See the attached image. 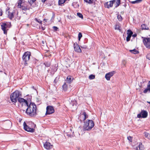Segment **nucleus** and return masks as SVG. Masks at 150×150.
I'll return each mask as SVG.
<instances>
[{
	"label": "nucleus",
	"instance_id": "1",
	"mask_svg": "<svg viewBox=\"0 0 150 150\" xmlns=\"http://www.w3.org/2000/svg\"><path fill=\"white\" fill-rule=\"evenodd\" d=\"M26 110V113L28 115L31 117L35 116L36 114L37 108L36 105L33 103H30Z\"/></svg>",
	"mask_w": 150,
	"mask_h": 150
},
{
	"label": "nucleus",
	"instance_id": "2",
	"mask_svg": "<svg viewBox=\"0 0 150 150\" xmlns=\"http://www.w3.org/2000/svg\"><path fill=\"white\" fill-rule=\"evenodd\" d=\"M94 123L92 120H88L84 122L83 126V129L85 131H90L94 127Z\"/></svg>",
	"mask_w": 150,
	"mask_h": 150
},
{
	"label": "nucleus",
	"instance_id": "3",
	"mask_svg": "<svg viewBox=\"0 0 150 150\" xmlns=\"http://www.w3.org/2000/svg\"><path fill=\"white\" fill-rule=\"evenodd\" d=\"M21 96V93L18 90H16L11 94L10 99L12 102L16 103L19 97Z\"/></svg>",
	"mask_w": 150,
	"mask_h": 150
},
{
	"label": "nucleus",
	"instance_id": "4",
	"mask_svg": "<svg viewBox=\"0 0 150 150\" xmlns=\"http://www.w3.org/2000/svg\"><path fill=\"white\" fill-rule=\"evenodd\" d=\"M18 5L17 6L18 8H20L22 10L26 11L27 10H29L30 7L28 5H27L26 3L23 1V0H19L17 2Z\"/></svg>",
	"mask_w": 150,
	"mask_h": 150
},
{
	"label": "nucleus",
	"instance_id": "5",
	"mask_svg": "<svg viewBox=\"0 0 150 150\" xmlns=\"http://www.w3.org/2000/svg\"><path fill=\"white\" fill-rule=\"evenodd\" d=\"M31 55V54L30 52H26L24 53L22 59L25 65L27 64V62L29 60Z\"/></svg>",
	"mask_w": 150,
	"mask_h": 150
},
{
	"label": "nucleus",
	"instance_id": "6",
	"mask_svg": "<svg viewBox=\"0 0 150 150\" xmlns=\"http://www.w3.org/2000/svg\"><path fill=\"white\" fill-rule=\"evenodd\" d=\"M143 38V42L146 47L150 49V38L142 37Z\"/></svg>",
	"mask_w": 150,
	"mask_h": 150
},
{
	"label": "nucleus",
	"instance_id": "7",
	"mask_svg": "<svg viewBox=\"0 0 150 150\" xmlns=\"http://www.w3.org/2000/svg\"><path fill=\"white\" fill-rule=\"evenodd\" d=\"M148 115L147 112L144 110H142L141 112L138 114L137 115V117L139 118L141 117L145 118L147 117Z\"/></svg>",
	"mask_w": 150,
	"mask_h": 150
},
{
	"label": "nucleus",
	"instance_id": "8",
	"mask_svg": "<svg viewBox=\"0 0 150 150\" xmlns=\"http://www.w3.org/2000/svg\"><path fill=\"white\" fill-rule=\"evenodd\" d=\"M46 115H50L54 112V110L53 107L51 106H48L46 108Z\"/></svg>",
	"mask_w": 150,
	"mask_h": 150
},
{
	"label": "nucleus",
	"instance_id": "9",
	"mask_svg": "<svg viewBox=\"0 0 150 150\" xmlns=\"http://www.w3.org/2000/svg\"><path fill=\"white\" fill-rule=\"evenodd\" d=\"M23 125L24 126V129L26 131L31 132H34L35 129L33 128L29 127L26 124L25 122L23 123Z\"/></svg>",
	"mask_w": 150,
	"mask_h": 150
},
{
	"label": "nucleus",
	"instance_id": "10",
	"mask_svg": "<svg viewBox=\"0 0 150 150\" xmlns=\"http://www.w3.org/2000/svg\"><path fill=\"white\" fill-rule=\"evenodd\" d=\"M116 1L115 0L110 1L106 2L105 4V8H109L112 6L113 4Z\"/></svg>",
	"mask_w": 150,
	"mask_h": 150
},
{
	"label": "nucleus",
	"instance_id": "11",
	"mask_svg": "<svg viewBox=\"0 0 150 150\" xmlns=\"http://www.w3.org/2000/svg\"><path fill=\"white\" fill-rule=\"evenodd\" d=\"M74 46L75 52H81V50L77 43H74Z\"/></svg>",
	"mask_w": 150,
	"mask_h": 150
},
{
	"label": "nucleus",
	"instance_id": "12",
	"mask_svg": "<svg viewBox=\"0 0 150 150\" xmlns=\"http://www.w3.org/2000/svg\"><path fill=\"white\" fill-rule=\"evenodd\" d=\"M44 147L46 149L49 150L52 148V145L49 142H46L44 144Z\"/></svg>",
	"mask_w": 150,
	"mask_h": 150
},
{
	"label": "nucleus",
	"instance_id": "13",
	"mask_svg": "<svg viewBox=\"0 0 150 150\" xmlns=\"http://www.w3.org/2000/svg\"><path fill=\"white\" fill-rule=\"evenodd\" d=\"M114 74V71H113L111 72L107 73L105 74V77L106 79L108 81L110 80V77L112 76Z\"/></svg>",
	"mask_w": 150,
	"mask_h": 150
},
{
	"label": "nucleus",
	"instance_id": "14",
	"mask_svg": "<svg viewBox=\"0 0 150 150\" xmlns=\"http://www.w3.org/2000/svg\"><path fill=\"white\" fill-rule=\"evenodd\" d=\"M17 100H18V102H19L20 103H25L26 106H28V101L24 98L19 97Z\"/></svg>",
	"mask_w": 150,
	"mask_h": 150
},
{
	"label": "nucleus",
	"instance_id": "15",
	"mask_svg": "<svg viewBox=\"0 0 150 150\" xmlns=\"http://www.w3.org/2000/svg\"><path fill=\"white\" fill-rule=\"evenodd\" d=\"M1 29L4 31V34H6L7 33V31L6 30V28L7 25L6 23H3L1 25Z\"/></svg>",
	"mask_w": 150,
	"mask_h": 150
},
{
	"label": "nucleus",
	"instance_id": "16",
	"mask_svg": "<svg viewBox=\"0 0 150 150\" xmlns=\"http://www.w3.org/2000/svg\"><path fill=\"white\" fill-rule=\"evenodd\" d=\"M86 112H83V114H81L79 117V119L81 122L85 120V117H84V115H85Z\"/></svg>",
	"mask_w": 150,
	"mask_h": 150
},
{
	"label": "nucleus",
	"instance_id": "17",
	"mask_svg": "<svg viewBox=\"0 0 150 150\" xmlns=\"http://www.w3.org/2000/svg\"><path fill=\"white\" fill-rule=\"evenodd\" d=\"M137 150H144V146L141 142H140L139 145L136 147Z\"/></svg>",
	"mask_w": 150,
	"mask_h": 150
},
{
	"label": "nucleus",
	"instance_id": "18",
	"mask_svg": "<svg viewBox=\"0 0 150 150\" xmlns=\"http://www.w3.org/2000/svg\"><path fill=\"white\" fill-rule=\"evenodd\" d=\"M73 79V78L71 76H69L67 78L66 81L67 83L69 84L72 81Z\"/></svg>",
	"mask_w": 150,
	"mask_h": 150
},
{
	"label": "nucleus",
	"instance_id": "19",
	"mask_svg": "<svg viewBox=\"0 0 150 150\" xmlns=\"http://www.w3.org/2000/svg\"><path fill=\"white\" fill-rule=\"evenodd\" d=\"M84 1L89 4H92L95 3L96 0H84Z\"/></svg>",
	"mask_w": 150,
	"mask_h": 150
},
{
	"label": "nucleus",
	"instance_id": "20",
	"mask_svg": "<svg viewBox=\"0 0 150 150\" xmlns=\"http://www.w3.org/2000/svg\"><path fill=\"white\" fill-rule=\"evenodd\" d=\"M8 17L9 18L11 19L13 17L14 14L13 12H10V11H8Z\"/></svg>",
	"mask_w": 150,
	"mask_h": 150
},
{
	"label": "nucleus",
	"instance_id": "21",
	"mask_svg": "<svg viewBox=\"0 0 150 150\" xmlns=\"http://www.w3.org/2000/svg\"><path fill=\"white\" fill-rule=\"evenodd\" d=\"M141 29L142 30H149L148 27L146 26L145 24H143L141 25Z\"/></svg>",
	"mask_w": 150,
	"mask_h": 150
},
{
	"label": "nucleus",
	"instance_id": "22",
	"mask_svg": "<svg viewBox=\"0 0 150 150\" xmlns=\"http://www.w3.org/2000/svg\"><path fill=\"white\" fill-rule=\"evenodd\" d=\"M129 51L131 53L134 54H137L139 53V52L135 49H134L133 50H130Z\"/></svg>",
	"mask_w": 150,
	"mask_h": 150
},
{
	"label": "nucleus",
	"instance_id": "23",
	"mask_svg": "<svg viewBox=\"0 0 150 150\" xmlns=\"http://www.w3.org/2000/svg\"><path fill=\"white\" fill-rule=\"evenodd\" d=\"M144 134L145 137L149 139H150V134L146 132H144Z\"/></svg>",
	"mask_w": 150,
	"mask_h": 150
},
{
	"label": "nucleus",
	"instance_id": "24",
	"mask_svg": "<svg viewBox=\"0 0 150 150\" xmlns=\"http://www.w3.org/2000/svg\"><path fill=\"white\" fill-rule=\"evenodd\" d=\"M133 34V32L130 30H127V35L132 36Z\"/></svg>",
	"mask_w": 150,
	"mask_h": 150
},
{
	"label": "nucleus",
	"instance_id": "25",
	"mask_svg": "<svg viewBox=\"0 0 150 150\" xmlns=\"http://www.w3.org/2000/svg\"><path fill=\"white\" fill-rule=\"evenodd\" d=\"M66 0H59L58 4L59 5H61Z\"/></svg>",
	"mask_w": 150,
	"mask_h": 150
},
{
	"label": "nucleus",
	"instance_id": "26",
	"mask_svg": "<svg viewBox=\"0 0 150 150\" xmlns=\"http://www.w3.org/2000/svg\"><path fill=\"white\" fill-rule=\"evenodd\" d=\"M116 1V6H115L116 7H117L119 6L120 4V0H115Z\"/></svg>",
	"mask_w": 150,
	"mask_h": 150
},
{
	"label": "nucleus",
	"instance_id": "27",
	"mask_svg": "<svg viewBox=\"0 0 150 150\" xmlns=\"http://www.w3.org/2000/svg\"><path fill=\"white\" fill-rule=\"evenodd\" d=\"M142 1V0H136L134 1H132L131 2V3L132 4H135V3H138Z\"/></svg>",
	"mask_w": 150,
	"mask_h": 150
},
{
	"label": "nucleus",
	"instance_id": "28",
	"mask_svg": "<svg viewBox=\"0 0 150 150\" xmlns=\"http://www.w3.org/2000/svg\"><path fill=\"white\" fill-rule=\"evenodd\" d=\"M62 87L63 88V89L66 91L67 90V84H66V83H65L64 85L62 86Z\"/></svg>",
	"mask_w": 150,
	"mask_h": 150
},
{
	"label": "nucleus",
	"instance_id": "29",
	"mask_svg": "<svg viewBox=\"0 0 150 150\" xmlns=\"http://www.w3.org/2000/svg\"><path fill=\"white\" fill-rule=\"evenodd\" d=\"M36 0H28V2L31 5Z\"/></svg>",
	"mask_w": 150,
	"mask_h": 150
},
{
	"label": "nucleus",
	"instance_id": "30",
	"mask_svg": "<svg viewBox=\"0 0 150 150\" xmlns=\"http://www.w3.org/2000/svg\"><path fill=\"white\" fill-rule=\"evenodd\" d=\"M82 37V33L80 32L78 34V40L79 41L80 40V39Z\"/></svg>",
	"mask_w": 150,
	"mask_h": 150
},
{
	"label": "nucleus",
	"instance_id": "31",
	"mask_svg": "<svg viewBox=\"0 0 150 150\" xmlns=\"http://www.w3.org/2000/svg\"><path fill=\"white\" fill-rule=\"evenodd\" d=\"M95 78V76L93 74L90 75L89 77V78L90 79H93Z\"/></svg>",
	"mask_w": 150,
	"mask_h": 150
},
{
	"label": "nucleus",
	"instance_id": "32",
	"mask_svg": "<svg viewBox=\"0 0 150 150\" xmlns=\"http://www.w3.org/2000/svg\"><path fill=\"white\" fill-rule=\"evenodd\" d=\"M148 91H149V92H150V89L148 88H146L144 91L143 92L146 93Z\"/></svg>",
	"mask_w": 150,
	"mask_h": 150
},
{
	"label": "nucleus",
	"instance_id": "33",
	"mask_svg": "<svg viewBox=\"0 0 150 150\" xmlns=\"http://www.w3.org/2000/svg\"><path fill=\"white\" fill-rule=\"evenodd\" d=\"M117 18L119 21H122V18L121 16L120 15H117Z\"/></svg>",
	"mask_w": 150,
	"mask_h": 150
},
{
	"label": "nucleus",
	"instance_id": "34",
	"mask_svg": "<svg viewBox=\"0 0 150 150\" xmlns=\"http://www.w3.org/2000/svg\"><path fill=\"white\" fill-rule=\"evenodd\" d=\"M77 15L79 18H83V16L81 13H77Z\"/></svg>",
	"mask_w": 150,
	"mask_h": 150
},
{
	"label": "nucleus",
	"instance_id": "35",
	"mask_svg": "<svg viewBox=\"0 0 150 150\" xmlns=\"http://www.w3.org/2000/svg\"><path fill=\"white\" fill-rule=\"evenodd\" d=\"M44 64L45 65L46 67H49L50 66V64L49 62H47L44 63Z\"/></svg>",
	"mask_w": 150,
	"mask_h": 150
},
{
	"label": "nucleus",
	"instance_id": "36",
	"mask_svg": "<svg viewBox=\"0 0 150 150\" xmlns=\"http://www.w3.org/2000/svg\"><path fill=\"white\" fill-rule=\"evenodd\" d=\"M74 6H75V7L76 8L79 6V5L77 3L74 2L72 4Z\"/></svg>",
	"mask_w": 150,
	"mask_h": 150
},
{
	"label": "nucleus",
	"instance_id": "37",
	"mask_svg": "<svg viewBox=\"0 0 150 150\" xmlns=\"http://www.w3.org/2000/svg\"><path fill=\"white\" fill-rule=\"evenodd\" d=\"M120 27L118 25H115V29L116 30H117L120 31Z\"/></svg>",
	"mask_w": 150,
	"mask_h": 150
},
{
	"label": "nucleus",
	"instance_id": "38",
	"mask_svg": "<svg viewBox=\"0 0 150 150\" xmlns=\"http://www.w3.org/2000/svg\"><path fill=\"white\" fill-rule=\"evenodd\" d=\"M35 20L38 23H40V24L42 23V21H40V19H38L35 18Z\"/></svg>",
	"mask_w": 150,
	"mask_h": 150
},
{
	"label": "nucleus",
	"instance_id": "39",
	"mask_svg": "<svg viewBox=\"0 0 150 150\" xmlns=\"http://www.w3.org/2000/svg\"><path fill=\"white\" fill-rule=\"evenodd\" d=\"M131 37V36L127 35V37L126 38V41H127V42H128L130 40Z\"/></svg>",
	"mask_w": 150,
	"mask_h": 150
},
{
	"label": "nucleus",
	"instance_id": "40",
	"mask_svg": "<svg viewBox=\"0 0 150 150\" xmlns=\"http://www.w3.org/2000/svg\"><path fill=\"white\" fill-rule=\"evenodd\" d=\"M127 139L129 140V141L130 142H132V137L130 136L128 137Z\"/></svg>",
	"mask_w": 150,
	"mask_h": 150
},
{
	"label": "nucleus",
	"instance_id": "41",
	"mask_svg": "<svg viewBox=\"0 0 150 150\" xmlns=\"http://www.w3.org/2000/svg\"><path fill=\"white\" fill-rule=\"evenodd\" d=\"M53 30L55 31H57L58 30V28L56 26H53Z\"/></svg>",
	"mask_w": 150,
	"mask_h": 150
},
{
	"label": "nucleus",
	"instance_id": "42",
	"mask_svg": "<svg viewBox=\"0 0 150 150\" xmlns=\"http://www.w3.org/2000/svg\"><path fill=\"white\" fill-rule=\"evenodd\" d=\"M146 58L150 60V53H148L147 54L146 56Z\"/></svg>",
	"mask_w": 150,
	"mask_h": 150
},
{
	"label": "nucleus",
	"instance_id": "43",
	"mask_svg": "<svg viewBox=\"0 0 150 150\" xmlns=\"http://www.w3.org/2000/svg\"><path fill=\"white\" fill-rule=\"evenodd\" d=\"M126 63V62L125 60H123L122 61V64L123 65V66H125V64Z\"/></svg>",
	"mask_w": 150,
	"mask_h": 150
},
{
	"label": "nucleus",
	"instance_id": "44",
	"mask_svg": "<svg viewBox=\"0 0 150 150\" xmlns=\"http://www.w3.org/2000/svg\"><path fill=\"white\" fill-rule=\"evenodd\" d=\"M147 88H148L150 89V81H149L148 83V84L147 85Z\"/></svg>",
	"mask_w": 150,
	"mask_h": 150
},
{
	"label": "nucleus",
	"instance_id": "45",
	"mask_svg": "<svg viewBox=\"0 0 150 150\" xmlns=\"http://www.w3.org/2000/svg\"><path fill=\"white\" fill-rule=\"evenodd\" d=\"M81 48H83L84 49H85L87 47V46H81Z\"/></svg>",
	"mask_w": 150,
	"mask_h": 150
},
{
	"label": "nucleus",
	"instance_id": "46",
	"mask_svg": "<svg viewBox=\"0 0 150 150\" xmlns=\"http://www.w3.org/2000/svg\"><path fill=\"white\" fill-rule=\"evenodd\" d=\"M132 36L134 37H135L137 36V34H134L133 35L132 34Z\"/></svg>",
	"mask_w": 150,
	"mask_h": 150
},
{
	"label": "nucleus",
	"instance_id": "47",
	"mask_svg": "<svg viewBox=\"0 0 150 150\" xmlns=\"http://www.w3.org/2000/svg\"><path fill=\"white\" fill-rule=\"evenodd\" d=\"M84 117H85V119L88 117V115H87L86 112L85 115H84Z\"/></svg>",
	"mask_w": 150,
	"mask_h": 150
},
{
	"label": "nucleus",
	"instance_id": "48",
	"mask_svg": "<svg viewBox=\"0 0 150 150\" xmlns=\"http://www.w3.org/2000/svg\"><path fill=\"white\" fill-rule=\"evenodd\" d=\"M41 28L42 30H44L45 29V27H42Z\"/></svg>",
	"mask_w": 150,
	"mask_h": 150
},
{
	"label": "nucleus",
	"instance_id": "49",
	"mask_svg": "<svg viewBox=\"0 0 150 150\" xmlns=\"http://www.w3.org/2000/svg\"><path fill=\"white\" fill-rule=\"evenodd\" d=\"M47 19H44V21H45V22H47Z\"/></svg>",
	"mask_w": 150,
	"mask_h": 150
},
{
	"label": "nucleus",
	"instance_id": "50",
	"mask_svg": "<svg viewBox=\"0 0 150 150\" xmlns=\"http://www.w3.org/2000/svg\"><path fill=\"white\" fill-rule=\"evenodd\" d=\"M46 0H42V1L43 3H44Z\"/></svg>",
	"mask_w": 150,
	"mask_h": 150
},
{
	"label": "nucleus",
	"instance_id": "51",
	"mask_svg": "<svg viewBox=\"0 0 150 150\" xmlns=\"http://www.w3.org/2000/svg\"><path fill=\"white\" fill-rule=\"evenodd\" d=\"M2 15V13L0 11V16H1Z\"/></svg>",
	"mask_w": 150,
	"mask_h": 150
},
{
	"label": "nucleus",
	"instance_id": "52",
	"mask_svg": "<svg viewBox=\"0 0 150 150\" xmlns=\"http://www.w3.org/2000/svg\"><path fill=\"white\" fill-rule=\"evenodd\" d=\"M10 125H11L12 124L11 122H9L8 123Z\"/></svg>",
	"mask_w": 150,
	"mask_h": 150
},
{
	"label": "nucleus",
	"instance_id": "53",
	"mask_svg": "<svg viewBox=\"0 0 150 150\" xmlns=\"http://www.w3.org/2000/svg\"><path fill=\"white\" fill-rule=\"evenodd\" d=\"M32 88L33 89H35V90H36L35 88H34V86H33L32 87Z\"/></svg>",
	"mask_w": 150,
	"mask_h": 150
},
{
	"label": "nucleus",
	"instance_id": "54",
	"mask_svg": "<svg viewBox=\"0 0 150 150\" xmlns=\"http://www.w3.org/2000/svg\"><path fill=\"white\" fill-rule=\"evenodd\" d=\"M35 62H38V60L35 59Z\"/></svg>",
	"mask_w": 150,
	"mask_h": 150
},
{
	"label": "nucleus",
	"instance_id": "55",
	"mask_svg": "<svg viewBox=\"0 0 150 150\" xmlns=\"http://www.w3.org/2000/svg\"><path fill=\"white\" fill-rule=\"evenodd\" d=\"M147 102L150 104V102Z\"/></svg>",
	"mask_w": 150,
	"mask_h": 150
},
{
	"label": "nucleus",
	"instance_id": "56",
	"mask_svg": "<svg viewBox=\"0 0 150 150\" xmlns=\"http://www.w3.org/2000/svg\"><path fill=\"white\" fill-rule=\"evenodd\" d=\"M100 150H103V149H101Z\"/></svg>",
	"mask_w": 150,
	"mask_h": 150
}]
</instances>
